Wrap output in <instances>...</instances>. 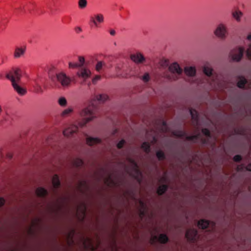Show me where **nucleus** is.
Segmentation results:
<instances>
[{
	"label": "nucleus",
	"instance_id": "1",
	"mask_svg": "<svg viewBox=\"0 0 251 251\" xmlns=\"http://www.w3.org/2000/svg\"><path fill=\"white\" fill-rule=\"evenodd\" d=\"M94 107L95 106L93 104H89L80 111V115L82 117L85 118L81 121L78 122L80 127H84L87 123L91 121L95 118L94 116Z\"/></svg>",
	"mask_w": 251,
	"mask_h": 251
},
{
	"label": "nucleus",
	"instance_id": "2",
	"mask_svg": "<svg viewBox=\"0 0 251 251\" xmlns=\"http://www.w3.org/2000/svg\"><path fill=\"white\" fill-rule=\"evenodd\" d=\"M168 69L171 74H166L164 77L170 81L177 80L182 73V70L176 62H174L168 66Z\"/></svg>",
	"mask_w": 251,
	"mask_h": 251
},
{
	"label": "nucleus",
	"instance_id": "3",
	"mask_svg": "<svg viewBox=\"0 0 251 251\" xmlns=\"http://www.w3.org/2000/svg\"><path fill=\"white\" fill-rule=\"evenodd\" d=\"M214 35L221 40H225L228 36V30L226 25L223 23L219 24L213 31Z\"/></svg>",
	"mask_w": 251,
	"mask_h": 251
},
{
	"label": "nucleus",
	"instance_id": "4",
	"mask_svg": "<svg viewBox=\"0 0 251 251\" xmlns=\"http://www.w3.org/2000/svg\"><path fill=\"white\" fill-rule=\"evenodd\" d=\"M244 48L239 47L232 50L229 53V58L233 62H239L243 55Z\"/></svg>",
	"mask_w": 251,
	"mask_h": 251
},
{
	"label": "nucleus",
	"instance_id": "5",
	"mask_svg": "<svg viewBox=\"0 0 251 251\" xmlns=\"http://www.w3.org/2000/svg\"><path fill=\"white\" fill-rule=\"evenodd\" d=\"M128 161L133 167V171L131 174V175L134 177L139 183H141L142 175L141 173L137 169V164L131 159H128Z\"/></svg>",
	"mask_w": 251,
	"mask_h": 251
},
{
	"label": "nucleus",
	"instance_id": "6",
	"mask_svg": "<svg viewBox=\"0 0 251 251\" xmlns=\"http://www.w3.org/2000/svg\"><path fill=\"white\" fill-rule=\"evenodd\" d=\"M99 240L97 239H91L87 238L83 239L82 244L85 248H89L92 250L95 249L99 244Z\"/></svg>",
	"mask_w": 251,
	"mask_h": 251
},
{
	"label": "nucleus",
	"instance_id": "7",
	"mask_svg": "<svg viewBox=\"0 0 251 251\" xmlns=\"http://www.w3.org/2000/svg\"><path fill=\"white\" fill-rule=\"evenodd\" d=\"M57 80L61 83L64 87H68L70 82L71 78L67 76L64 73H60L56 75Z\"/></svg>",
	"mask_w": 251,
	"mask_h": 251
},
{
	"label": "nucleus",
	"instance_id": "8",
	"mask_svg": "<svg viewBox=\"0 0 251 251\" xmlns=\"http://www.w3.org/2000/svg\"><path fill=\"white\" fill-rule=\"evenodd\" d=\"M185 237L188 241L195 242L198 237L197 230L193 228L188 229L186 231Z\"/></svg>",
	"mask_w": 251,
	"mask_h": 251
},
{
	"label": "nucleus",
	"instance_id": "9",
	"mask_svg": "<svg viewBox=\"0 0 251 251\" xmlns=\"http://www.w3.org/2000/svg\"><path fill=\"white\" fill-rule=\"evenodd\" d=\"M79 127L80 126L78 124V125L72 124L63 131V134L65 137H70L77 132Z\"/></svg>",
	"mask_w": 251,
	"mask_h": 251
},
{
	"label": "nucleus",
	"instance_id": "10",
	"mask_svg": "<svg viewBox=\"0 0 251 251\" xmlns=\"http://www.w3.org/2000/svg\"><path fill=\"white\" fill-rule=\"evenodd\" d=\"M85 204L83 202L78 204L76 209V216L80 221L82 220L85 215Z\"/></svg>",
	"mask_w": 251,
	"mask_h": 251
},
{
	"label": "nucleus",
	"instance_id": "11",
	"mask_svg": "<svg viewBox=\"0 0 251 251\" xmlns=\"http://www.w3.org/2000/svg\"><path fill=\"white\" fill-rule=\"evenodd\" d=\"M85 136L86 144L89 146H93L97 144H100L102 142V139L100 137L89 136L87 134Z\"/></svg>",
	"mask_w": 251,
	"mask_h": 251
},
{
	"label": "nucleus",
	"instance_id": "12",
	"mask_svg": "<svg viewBox=\"0 0 251 251\" xmlns=\"http://www.w3.org/2000/svg\"><path fill=\"white\" fill-rule=\"evenodd\" d=\"M173 134L174 136L178 137H184L187 140H194L195 139H197L198 135H195L193 136H188L185 132L182 130H175L173 131Z\"/></svg>",
	"mask_w": 251,
	"mask_h": 251
},
{
	"label": "nucleus",
	"instance_id": "13",
	"mask_svg": "<svg viewBox=\"0 0 251 251\" xmlns=\"http://www.w3.org/2000/svg\"><path fill=\"white\" fill-rule=\"evenodd\" d=\"M156 239H157L158 242L161 244H166L169 241L168 236L166 234L164 233L159 234L158 237L156 236H154L151 237V243L153 244Z\"/></svg>",
	"mask_w": 251,
	"mask_h": 251
},
{
	"label": "nucleus",
	"instance_id": "14",
	"mask_svg": "<svg viewBox=\"0 0 251 251\" xmlns=\"http://www.w3.org/2000/svg\"><path fill=\"white\" fill-rule=\"evenodd\" d=\"M91 74V71L86 68H82L76 73L78 77L82 78L84 81H85L88 78H89Z\"/></svg>",
	"mask_w": 251,
	"mask_h": 251
},
{
	"label": "nucleus",
	"instance_id": "15",
	"mask_svg": "<svg viewBox=\"0 0 251 251\" xmlns=\"http://www.w3.org/2000/svg\"><path fill=\"white\" fill-rule=\"evenodd\" d=\"M130 58L132 61L136 64L142 63L145 61V58L143 55L140 52L131 54Z\"/></svg>",
	"mask_w": 251,
	"mask_h": 251
},
{
	"label": "nucleus",
	"instance_id": "16",
	"mask_svg": "<svg viewBox=\"0 0 251 251\" xmlns=\"http://www.w3.org/2000/svg\"><path fill=\"white\" fill-rule=\"evenodd\" d=\"M184 72L185 75L189 77H193L196 74V69L193 66H186L184 69Z\"/></svg>",
	"mask_w": 251,
	"mask_h": 251
},
{
	"label": "nucleus",
	"instance_id": "17",
	"mask_svg": "<svg viewBox=\"0 0 251 251\" xmlns=\"http://www.w3.org/2000/svg\"><path fill=\"white\" fill-rule=\"evenodd\" d=\"M211 224L213 225V223L205 219H201L198 221L197 226L199 228L204 229Z\"/></svg>",
	"mask_w": 251,
	"mask_h": 251
},
{
	"label": "nucleus",
	"instance_id": "18",
	"mask_svg": "<svg viewBox=\"0 0 251 251\" xmlns=\"http://www.w3.org/2000/svg\"><path fill=\"white\" fill-rule=\"evenodd\" d=\"M137 203L139 204L138 207L140 211V216L142 217L144 216L146 209V203L143 200L141 199L138 200Z\"/></svg>",
	"mask_w": 251,
	"mask_h": 251
},
{
	"label": "nucleus",
	"instance_id": "19",
	"mask_svg": "<svg viewBox=\"0 0 251 251\" xmlns=\"http://www.w3.org/2000/svg\"><path fill=\"white\" fill-rule=\"evenodd\" d=\"M95 98L100 103H103L109 100V97L106 94H100L95 96Z\"/></svg>",
	"mask_w": 251,
	"mask_h": 251
},
{
	"label": "nucleus",
	"instance_id": "20",
	"mask_svg": "<svg viewBox=\"0 0 251 251\" xmlns=\"http://www.w3.org/2000/svg\"><path fill=\"white\" fill-rule=\"evenodd\" d=\"M12 86L14 89L17 91V92L20 95H23L26 93V90L24 88L21 87L18 85L15 81L13 84Z\"/></svg>",
	"mask_w": 251,
	"mask_h": 251
},
{
	"label": "nucleus",
	"instance_id": "21",
	"mask_svg": "<svg viewBox=\"0 0 251 251\" xmlns=\"http://www.w3.org/2000/svg\"><path fill=\"white\" fill-rule=\"evenodd\" d=\"M25 52V48H17L15 49L14 56L15 58H19L22 56Z\"/></svg>",
	"mask_w": 251,
	"mask_h": 251
},
{
	"label": "nucleus",
	"instance_id": "22",
	"mask_svg": "<svg viewBox=\"0 0 251 251\" xmlns=\"http://www.w3.org/2000/svg\"><path fill=\"white\" fill-rule=\"evenodd\" d=\"M243 16V13L239 10L234 11L232 12V17L237 22L241 21V18Z\"/></svg>",
	"mask_w": 251,
	"mask_h": 251
},
{
	"label": "nucleus",
	"instance_id": "23",
	"mask_svg": "<svg viewBox=\"0 0 251 251\" xmlns=\"http://www.w3.org/2000/svg\"><path fill=\"white\" fill-rule=\"evenodd\" d=\"M104 183L107 185L112 187L116 185V181L115 179L112 176H109L104 180Z\"/></svg>",
	"mask_w": 251,
	"mask_h": 251
},
{
	"label": "nucleus",
	"instance_id": "24",
	"mask_svg": "<svg viewBox=\"0 0 251 251\" xmlns=\"http://www.w3.org/2000/svg\"><path fill=\"white\" fill-rule=\"evenodd\" d=\"M141 148L147 153H149L150 152V144L148 142H143L141 145Z\"/></svg>",
	"mask_w": 251,
	"mask_h": 251
},
{
	"label": "nucleus",
	"instance_id": "25",
	"mask_svg": "<svg viewBox=\"0 0 251 251\" xmlns=\"http://www.w3.org/2000/svg\"><path fill=\"white\" fill-rule=\"evenodd\" d=\"M213 70L209 66H205L203 68V73L207 76H211L213 74Z\"/></svg>",
	"mask_w": 251,
	"mask_h": 251
},
{
	"label": "nucleus",
	"instance_id": "26",
	"mask_svg": "<svg viewBox=\"0 0 251 251\" xmlns=\"http://www.w3.org/2000/svg\"><path fill=\"white\" fill-rule=\"evenodd\" d=\"M52 184L54 188H57L60 186L59 177L57 175H54L52 178Z\"/></svg>",
	"mask_w": 251,
	"mask_h": 251
},
{
	"label": "nucleus",
	"instance_id": "27",
	"mask_svg": "<svg viewBox=\"0 0 251 251\" xmlns=\"http://www.w3.org/2000/svg\"><path fill=\"white\" fill-rule=\"evenodd\" d=\"M222 79L223 77L222 75H217L215 83L216 84V87L218 89H222L224 87Z\"/></svg>",
	"mask_w": 251,
	"mask_h": 251
},
{
	"label": "nucleus",
	"instance_id": "28",
	"mask_svg": "<svg viewBox=\"0 0 251 251\" xmlns=\"http://www.w3.org/2000/svg\"><path fill=\"white\" fill-rule=\"evenodd\" d=\"M47 193V190L42 187H39L36 190V194L39 197H44L46 196Z\"/></svg>",
	"mask_w": 251,
	"mask_h": 251
},
{
	"label": "nucleus",
	"instance_id": "29",
	"mask_svg": "<svg viewBox=\"0 0 251 251\" xmlns=\"http://www.w3.org/2000/svg\"><path fill=\"white\" fill-rule=\"evenodd\" d=\"M247 83V80L244 77H239L237 85L240 88H244L245 85Z\"/></svg>",
	"mask_w": 251,
	"mask_h": 251
},
{
	"label": "nucleus",
	"instance_id": "30",
	"mask_svg": "<svg viewBox=\"0 0 251 251\" xmlns=\"http://www.w3.org/2000/svg\"><path fill=\"white\" fill-rule=\"evenodd\" d=\"M74 111V108L72 107H69L68 108L64 109L61 113V116L63 117H65L69 116Z\"/></svg>",
	"mask_w": 251,
	"mask_h": 251
},
{
	"label": "nucleus",
	"instance_id": "31",
	"mask_svg": "<svg viewBox=\"0 0 251 251\" xmlns=\"http://www.w3.org/2000/svg\"><path fill=\"white\" fill-rule=\"evenodd\" d=\"M105 65L104 62L101 61H98L95 66V69L97 71L100 72L102 70V68Z\"/></svg>",
	"mask_w": 251,
	"mask_h": 251
},
{
	"label": "nucleus",
	"instance_id": "32",
	"mask_svg": "<svg viewBox=\"0 0 251 251\" xmlns=\"http://www.w3.org/2000/svg\"><path fill=\"white\" fill-rule=\"evenodd\" d=\"M167 186L166 185H160L157 190V193L158 195H162L166 191Z\"/></svg>",
	"mask_w": 251,
	"mask_h": 251
},
{
	"label": "nucleus",
	"instance_id": "33",
	"mask_svg": "<svg viewBox=\"0 0 251 251\" xmlns=\"http://www.w3.org/2000/svg\"><path fill=\"white\" fill-rule=\"evenodd\" d=\"M140 79L144 82L147 83L151 79V76L148 73H145L143 76L140 77Z\"/></svg>",
	"mask_w": 251,
	"mask_h": 251
},
{
	"label": "nucleus",
	"instance_id": "34",
	"mask_svg": "<svg viewBox=\"0 0 251 251\" xmlns=\"http://www.w3.org/2000/svg\"><path fill=\"white\" fill-rule=\"evenodd\" d=\"M58 102L59 104L62 107H65L67 105V101L65 97H60L58 100Z\"/></svg>",
	"mask_w": 251,
	"mask_h": 251
},
{
	"label": "nucleus",
	"instance_id": "35",
	"mask_svg": "<svg viewBox=\"0 0 251 251\" xmlns=\"http://www.w3.org/2000/svg\"><path fill=\"white\" fill-rule=\"evenodd\" d=\"M190 113L191 115L192 120L193 122H195L197 121V112L194 110L191 109H190Z\"/></svg>",
	"mask_w": 251,
	"mask_h": 251
},
{
	"label": "nucleus",
	"instance_id": "36",
	"mask_svg": "<svg viewBox=\"0 0 251 251\" xmlns=\"http://www.w3.org/2000/svg\"><path fill=\"white\" fill-rule=\"evenodd\" d=\"M73 165L75 167H80L83 164L82 160L80 158H75L73 162Z\"/></svg>",
	"mask_w": 251,
	"mask_h": 251
},
{
	"label": "nucleus",
	"instance_id": "37",
	"mask_svg": "<svg viewBox=\"0 0 251 251\" xmlns=\"http://www.w3.org/2000/svg\"><path fill=\"white\" fill-rule=\"evenodd\" d=\"M156 155L157 158L159 160H163L165 158V154L161 151H156Z\"/></svg>",
	"mask_w": 251,
	"mask_h": 251
},
{
	"label": "nucleus",
	"instance_id": "38",
	"mask_svg": "<svg viewBox=\"0 0 251 251\" xmlns=\"http://www.w3.org/2000/svg\"><path fill=\"white\" fill-rule=\"evenodd\" d=\"M126 143V141L125 140L121 139L116 143V147L118 149H121L123 148Z\"/></svg>",
	"mask_w": 251,
	"mask_h": 251
},
{
	"label": "nucleus",
	"instance_id": "39",
	"mask_svg": "<svg viewBox=\"0 0 251 251\" xmlns=\"http://www.w3.org/2000/svg\"><path fill=\"white\" fill-rule=\"evenodd\" d=\"M246 53L247 57L250 60H251V43L248 44L246 50Z\"/></svg>",
	"mask_w": 251,
	"mask_h": 251
},
{
	"label": "nucleus",
	"instance_id": "40",
	"mask_svg": "<svg viewBox=\"0 0 251 251\" xmlns=\"http://www.w3.org/2000/svg\"><path fill=\"white\" fill-rule=\"evenodd\" d=\"M19 69H14L13 70V72L15 75L14 77L15 78V81L16 80L18 81L20 79L21 75L19 74Z\"/></svg>",
	"mask_w": 251,
	"mask_h": 251
},
{
	"label": "nucleus",
	"instance_id": "41",
	"mask_svg": "<svg viewBox=\"0 0 251 251\" xmlns=\"http://www.w3.org/2000/svg\"><path fill=\"white\" fill-rule=\"evenodd\" d=\"M79 7L81 8H85L87 5L86 0H79L78 1Z\"/></svg>",
	"mask_w": 251,
	"mask_h": 251
},
{
	"label": "nucleus",
	"instance_id": "42",
	"mask_svg": "<svg viewBox=\"0 0 251 251\" xmlns=\"http://www.w3.org/2000/svg\"><path fill=\"white\" fill-rule=\"evenodd\" d=\"M6 77L7 78L10 79L11 81L12 84L15 81L14 76L12 75V72H11L6 75Z\"/></svg>",
	"mask_w": 251,
	"mask_h": 251
},
{
	"label": "nucleus",
	"instance_id": "43",
	"mask_svg": "<svg viewBox=\"0 0 251 251\" xmlns=\"http://www.w3.org/2000/svg\"><path fill=\"white\" fill-rule=\"evenodd\" d=\"M78 58L79 62L80 63L79 64H78V67H82L85 63V58L83 56H78Z\"/></svg>",
	"mask_w": 251,
	"mask_h": 251
},
{
	"label": "nucleus",
	"instance_id": "44",
	"mask_svg": "<svg viewBox=\"0 0 251 251\" xmlns=\"http://www.w3.org/2000/svg\"><path fill=\"white\" fill-rule=\"evenodd\" d=\"M160 129L163 132H165L168 131V127L166 125V123L163 122L162 125H161V126L160 127Z\"/></svg>",
	"mask_w": 251,
	"mask_h": 251
},
{
	"label": "nucleus",
	"instance_id": "45",
	"mask_svg": "<svg viewBox=\"0 0 251 251\" xmlns=\"http://www.w3.org/2000/svg\"><path fill=\"white\" fill-rule=\"evenodd\" d=\"M97 21L99 23H102L103 21V17L101 14H97L95 16Z\"/></svg>",
	"mask_w": 251,
	"mask_h": 251
},
{
	"label": "nucleus",
	"instance_id": "46",
	"mask_svg": "<svg viewBox=\"0 0 251 251\" xmlns=\"http://www.w3.org/2000/svg\"><path fill=\"white\" fill-rule=\"evenodd\" d=\"M247 166L245 167L244 164L238 165L237 167V170L238 171H242L244 170L245 168L246 169Z\"/></svg>",
	"mask_w": 251,
	"mask_h": 251
},
{
	"label": "nucleus",
	"instance_id": "47",
	"mask_svg": "<svg viewBox=\"0 0 251 251\" xmlns=\"http://www.w3.org/2000/svg\"><path fill=\"white\" fill-rule=\"evenodd\" d=\"M69 68H75L78 67V65L76 63H74L72 62H69Z\"/></svg>",
	"mask_w": 251,
	"mask_h": 251
},
{
	"label": "nucleus",
	"instance_id": "48",
	"mask_svg": "<svg viewBox=\"0 0 251 251\" xmlns=\"http://www.w3.org/2000/svg\"><path fill=\"white\" fill-rule=\"evenodd\" d=\"M72 234H73V232H70V233H68V234H67L66 235V238H67L68 243L69 244H70L71 243V240H70V238H72Z\"/></svg>",
	"mask_w": 251,
	"mask_h": 251
},
{
	"label": "nucleus",
	"instance_id": "49",
	"mask_svg": "<svg viewBox=\"0 0 251 251\" xmlns=\"http://www.w3.org/2000/svg\"><path fill=\"white\" fill-rule=\"evenodd\" d=\"M242 159V157L240 155H236L233 157V160L235 162H239Z\"/></svg>",
	"mask_w": 251,
	"mask_h": 251
},
{
	"label": "nucleus",
	"instance_id": "50",
	"mask_svg": "<svg viewBox=\"0 0 251 251\" xmlns=\"http://www.w3.org/2000/svg\"><path fill=\"white\" fill-rule=\"evenodd\" d=\"M100 78L101 77L100 75H96L92 79V82L95 83L97 82V81L99 80L100 79Z\"/></svg>",
	"mask_w": 251,
	"mask_h": 251
},
{
	"label": "nucleus",
	"instance_id": "51",
	"mask_svg": "<svg viewBox=\"0 0 251 251\" xmlns=\"http://www.w3.org/2000/svg\"><path fill=\"white\" fill-rule=\"evenodd\" d=\"M5 200L2 197H0V207H2L5 204Z\"/></svg>",
	"mask_w": 251,
	"mask_h": 251
},
{
	"label": "nucleus",
	"instance_id": "52",
	"mask_svg": "<svg viewBox=\"0 0 251 251\" xmlns=\"http://www.w3.org/2000/svg\"><path fill=\"white\" fill-rule=\"evenodd\" d=\"M202 133L206 136H209V131L206 129H203L202 130Z\"/></svg>",
	"mask_w": 251,
	"mask_h": 251
},
{
	"label": "nucleus",
	"instance_id": "53",
	"mask_svg": "<svg viewBox=\"0 0 251 251\" xmlns=\"http://www.w3.org/2000/svg\"><path fill=\"white\" fill-rule=\"evenodd\" d=\"M163 66H167L168 65V62L167 60H164L162 61V64H161Z\"/></svg>",
	"mask_w": 251,
	"mask_h": 251
},
{
	"label": "nucleus",
	"instance_id": "54",
	"mask_svg": "<svg viewBox=\"0 0 251 251\" xmlns=\"http://www.w3.org/2000/svg\"><path fill=\"white\" fill-rule=\"evenodd\" d=\"M247 39L251 43V33H250L247 36Z\"/></svg>",
	"mask_w": 251,
	"mask_h": 251
},
{
	"label": "nucleus",
	"instance_id": "55",
	"mask_svg": "<svg viewBox=\"0 0 251 251\" xmlns=\"http://www.w3.org/2000/svg\"><path fill=\"white\" fill-rule=\"evenodd\" d=\"M6 157L9 159H11L12 158V154L11 153H7Z\"/></svg>",
	"mask_w": 251,
	"mask_h": 251
},
{
	"label": "nucleus",
	"instance_id": "56",
	"mask_svg": "<svg viewBox=\"0 0 251 251\" xmlns=\"http://www.w3.org/2000/svg\"><path fill=\"white\" fill-rule=\"evenodd\" d=\"M247 170L251 171V164H249L246 167Z\"/></svg>",
	"mask_w": 251,
	"mask_h": 251
},
{
	"label": "nucleus",
	"instance_id": "57",
	"mask_svg": "<svg viewBox=\"0 0 251 251\" xmlns=\"http://www.w3.org/2000/svg\"><path fill=\"white\" fill-rule=\"evenodd\" d=\"M110 33L111 35H114L115 34V31L114 30H113V29H112V30H110Z\"/></svg>",
	"mask_w": 251,
	"mask_h": 251
},
{
	"label": "nucleus",
	"instance_id": "58",
	"mask_svg": "<svg viewBox=\"0 0 251 251\" xmlns=\"http://www.w3.org/2000/svg\"><path fill=\"white\" fill-rule=\"evenodd\" d=\"M93 23L94 24V25H97V23L94 20H92Z\"/></svg>",
	"mask_w": 251,
	"mask_h": 251
},
{
	"label": "nucleus",
	"instance_id": "59",
	"mask_svg": "<svg viewBox=\"0 0 251 251\" xmlns=\"http://www.w3.org/2000/svg\"><path fill=\"white\" fill-rule=\"evenodd\" d=\"M1 111H2L1 107V106H0V113L1 112Z\"/></svg>",
	"mask_w": 251,
	"mask_h": 251
}]
</instances>
